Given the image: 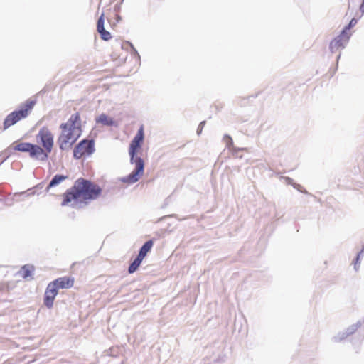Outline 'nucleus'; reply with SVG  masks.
I'll return each mask as SVG.
<instances>
[{"instance_id":"0eeeda50","label":"nucleus","mask_w":364,"mask_h":364,"mask_svg":"<svg viewBox=\"0 0 364 364\" xmlns=\"http://www.w3.org/2000/svg\"><path fill=\"white\" fill-rule=\"evenodd\" d=\"M93 140L84 139L81 141L73 150V157L76 159L86 158L95 151Z\"/></svg>"},{"instance_id":"a211bd4d","label":"nucleus","mask_w":364,"mask_h":364,"mask_svg":"<svg viewBox=\"0 0 364 364\" xmlns=\"http://www.w3.org/2000/svg\"><path fill=\"white\" fill-rule=\"evenodd\" d=\"M357 23V20L355 18H352L350 21L349 24L343 29L346 30V32L350 33V29L355 26Z\"/></svg>"},{"instance_id":"9d476101","label":"nucleus","mask_w":364,"mask_h":364,"mask_svg":"<svg viewBox=\"0 0 364 364\" xmlns=\"http://www.w3.org/2000/svg\"><path fill=\"white\" fill-rule=\"evenodd\" d=\"M58 291L54 287V284L49 283L45 291L44 304L48 308H51L53 305L54 299L58 294Z\"/></svg>"},{"instance_id":"423d86ee","label":"nucleus","mask_w":364,"mask_h":364,"mask_svg":"<svg viewBox=\"0 0 364 364\" xmlns=\"http://www.w3.org/2000/svg\"><path fill=\"white\" fill-rule=\"evenodd\" d=\"M35 103V101L28 100L18 109L9 114L4 121L3 129L6 130L19 121L26 118L31 112Z\"/></svg>"},{"instance_id":"4468645a","label":"nucleus","mask_w":364,"mask_h":364,"mask_svg":"<svg viewBox=\"0 0 364 364\" xmlns=\"http://www.w3.org/2000/svg\"><path fill=\"white\" fill-rule=\"evenodd\" d=\"M143 259L139 257L138 255L136 258L131 263L129 267L128 272L129 274H132L137 270L139 267L140 266Z\"/></svg>"},{"instance_id":"20e7f679","label":"nucleus","mask_w":364,"mask_h":364,"mask_svg":"<svg viewBox=\"0 0 364 364\" xmlns=\"http://www.w3.org/2000/svg\"><path fill=\"white\" fill-rule=\"evenodd\" d=\"M119 11L120 7L115 5L114 7H109L100 15L97 22V31L100 33V38L102 40L107 41L112 38L111 33L105 29V18H107L112 28H115L117 23L122 19L119 14Z\"/></svg>"},{"instance_id":"6e6552de","label":"nucleus","mask_w":364,"mask_h":364,"mask_svg":"<svg viewBox=\"0 0 364 364\" xmlns=\"http://www.w3.org/2000/svg\"><path fill=\"white\" fill-rule=\"evenodd\" d=\"M13 149L21 152H28L29 156L38 160V153L39 150L37 148V144H33L28 142H15L12 144Z\"/></svg>"},{"instance_id":"dca6fc26","label":"nucleus","mask_w":364,"mask_h":364,"mask_svg":"<svg viewBox=\"0 0 364 364\" xmlns=\"http://www.w3.org/2000/svg\"><path fill=\"white\" fill-rule=\"evenodd\" d=\"M33 270L34 268L33 266L24 265L21 271L22 277L26 279L31 277Z\"/></svg>"},{"instance_id":"6ab92c4d","label":"nucleus","mask_w":364,"mask_h":364,"mask_svg":"<svg viewBox=\"0 0 364 364\" xmlns=\"http://www.w3.org/2000/svg\"><path fill=\"white\" fill-rule=\"evenodd\" d=\"M360 9L362 13H364V0H363V2L360 6Z\"/></svg>"},{"instance_id":"f8f14e48","label":"nucleus","mask_w":364,"mask_h":364,"mask_svg":"<svg viewBox=\"0 0 364 364\" xmlns=\"http://www.w3.org/2000/svg\"><path fill=\"white\" fill-rule=\"evenodd\" d=\"M154 245V242L152 240H149L146 242L144 245L141 247L138 256L143 259L146 256L147 253L151 251Z\"/></svg>"},{"instance_id":"ddd939ff","label":"nucleus","mask_w":364,"mask_h":364,"mask_svg":"<svg viewBox=\"0 0 364 364\" xmlns=\"http://www.w3.org/2000/svg\"><path fill=\"white\" fill-rule=\"evenodd\" d=\"M96 122L107 126H112L114 124V120L105 114H101L96 119Z\"/></svg>"},{"instance_id":"f03ea898","label":"nucleus","mask_w":364,"mask_h":364,"mask_svg":"<svg viewBox=\"0 0 364 364\" xmlns=\"http://www.w3.org/2000/svg\"><path fill=\"white\" fill-rule=\"evenodd\" d=\"M61 132L58 137L60 149L67 150L77 141L82 134L80 114L76 112L65 123L60 124Z\"/></svg>"},{"instance_id":"f257e3e1","label":"nucleus","mask_w":364,"mask_h":364,"mask_svg":"<svg viewBox=\"0 0 364 364\" xmlns=\"http://www.w3.org/2000/svg\"><path fill=\"white\" fill-rule=\"evenodd\" d=\"M101 187L90 181L80 178L74 185L63 195V206L68 205L70 203L78 201L87 203L89 201L97 199L102 194Z\"/></svg>"},{"instance_id":"2eb2a0df","label":"nucleus","mask_w":364,"mask_h":364,"mask_svg":"<svg viewBox=\"0 0 364 364\" xmlns=\"http://www.w3.org/2000/svg\"><path fill=\"white\" fill-rule=\"evenodd\" d=\"M67 178V176H64L62 175H55L53 178L50 182L48 186L47 187V190H48L50 188L55 186L60 183H61L63 181Z\"/></svg>"},{"instance_id":"f3484780","label":"nucleus","mask_w":364,"mask_h":364,"mask_svg":"<svg viewBox=\"0 0 364 364\" xmlns=\"http://www.w3.org/2000/svg\"><path fill=\"white\" fill-rule=\"evenodd\" d=\"M122 51H123L122 50V48H119L118 50H117L116 51L113 52L112 53V55H111L112 58L113 59V60H114V61H117V60L122 61L123 60V58H121Z\"/></svg>"},{"instance_id":"39448f33","label":"nucleus","mask_w":364,"mask_h":364,"mask_svg":"<svg viewBox=\"0 0 364 364\" xmlns=\"http://www.w3.org/2000/svg\"><path fill=\"white\" fill-rule=\"evenodd\" d=\"M36 139L38 144L37 148L40 149L38 153V160H47L54 146V136L51 130L47 127H43L36 135Z\"/></svg>"},{"instance_id":"1a4fd4ad","label":"nucleus","mask_w":364,"mask_h":364,"mask_svg":"<svg viewBox=\"0 0 364 364\" xmlns=\"http://www.w3.org/2000/svg\"><path fill=\"white\" fill-rule=\"evenodd\" d=\"M350 33L346 32V30H343L339 36L333 38L330 43V50L332 53L337 52L343 49L348 42Z\"/></svg>"},{"instance_id":"9b49d317","label":"nucleus","mask_w":364,"mask_h":364,"mask_svg":"<svg viewBox=\"0 0 364 364\" xmlns=\"http://www.w3.org/2000/svg\"><path fill=\"white\" fill-rule=\"evenodd\" d=\"M74 278L68 277H62L50 282L58 291L59 289H69L74 285Z\"/></svg>"},{"instance_id":"7ed1b4c3","label":"nucleus","mask_w":364,"mask_h":364,"mask_svg":"<svg viewBox=\"0 0 364 364\" xmlns=\"http://www.w3.org/2000/svg\"><path fill=\"white\" fill-rule=\"evenodd\" d=\"M144 139V127L141 125L129 145V154L130 156V161L135 165V168L129 175L123 178L122 181L125 183H136L144 175V162L141 158L136 156L141 148Z\"/></svg>"}]
</instances>
